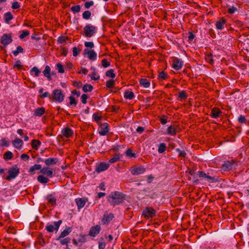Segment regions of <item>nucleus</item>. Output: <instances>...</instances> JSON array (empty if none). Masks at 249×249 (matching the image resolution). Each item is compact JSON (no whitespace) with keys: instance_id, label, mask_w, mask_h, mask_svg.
I'll return each instance as SVG.
<instances>
[{"instance_id":"obj_47","label":"nucleus","mask_w":249,"mask_h":249,"mask_svg":"<svg viewBox=\"0 0 249 249\" xmlns=\"http://www.w3.org/2000/svg\"><path fill=\"white\" fill-rule=\"evenodd\" d=\"M115 84L114 81L113 80H108L106 83V86L108 88H111L114 87Z\"/></svg>"},{"instance_id":"obj_17","label":"nucleus","mask_w":249,"mask_h":249,"mask_svg":"<svg viewBox=\"0 0 249 249\" xmlns=\"http://www.w3.org/2000/svg\"><path fill=\"white\" fill-rule=\"evenodd\" d=\"M84 53L88 55V58L91 61L95 60L97 58V53L94 52V50H89L85 49L84 50Z\"/></svg>"},{"instance_id":"obj_32","label":"nucleus","mask_w":249,"mask_h":249,"mask_svg":"<svg viewBox=\"0 0 249 249\" xmlns=\"http://www.w3.org/2000/svg\"><path fill=\"white\" fill-rule=\"evenodd\" d=\"M37 180L41 183H47L49 181V179L45 177L43 175H40L37 177Z\"/></svg>"},{"instance_id":"obj_31","label":"nucleus","mask_w":249,"mask_h":249,"mask_svg":"<svg viewBox=\"0 0 249 249\" xmlns=\"http://www.w3.org/2000/svg\"><path fill=\"white\" fill-rule=\"evenodd\" d=\"M41 71L36 67H34L31 70V74L36 77L38 76Z\"/></svg>"},{"instance_id":"obj_58","label":"nucleus","mask_w":249,"mask_h":249,"mask_svg":"<svg viewBox=\"0 0 249 249\" xmlns=\"http://www.w3.org/2000/svg\"><path fill=\"white\" fill-rule=\"evenodd\" d=\"M88 98V96L86 94H83L81 96L82 102L83 104H86L87 101V100Z\"/></svg>"},{"instance_id":"obj_51","label":"nucleus","mask_w":249,"mask_h":249,"mask_svg":"<svg viewBox=\"0 0 249 249\" xmlns=\"http://www.w3.org/2000/svg\"><path fill=\"white\" fill-rule=\"evenodd\" d=\"M22 67V65L21 63V62L20 61V60H18L16 61L15 64H14L13 67L17 68L18 70H20V69H21Z\"/></svg>"},{"instance_id":"obj_25","label":"nucleus","mask_w":249,"mask_h":249,"mask_svg":"<svg viewBox=\"0 0 249 249\" xmlns=\"http://www.w3.org/2000/svg\"><path fill=\"white\" fill-rule=\"evenodd\" d=\"M226 20L225 19L222 18L216 23V27L217 29L222 30L224 28V25L226 23Z\"/></svg>"},{"instance_id":"obj_26","label":"nucleus","mask_w":249,"mask_h":249,"mask_svg":"<svg viewBox=\"0 0 249 249\" xmlns=\"http://www.w3.org/2000/svg\"><path fill=\"white\" fill-rule=\"evenodd\" d=\"M43 74L45 77H47L48 80H51V68L49 66L45 67V70L43 71Z\"/></svg>"},{"instance_id":"obj_54","label":"nucleus","mask_w":249,"mask_h":249,"mask_svg":"<svg viewBox=\"0 0 249 249\" xmlns=\"http://www.w3.org/2000/svg\"><path fill=\"white\" fill-rule=\"evenodd\" d=\"M80 51L77 49L76 47H74L72 49V53L74 56H77L80 53Z\"/></svg>"},{"instance_id":"obj_55","label":"nucleus","mask_w":249,"mask_h":249,"mask_svg":"<svg viewBox=\"0 0 249 249\" xmlns=\"http://www.w3.org/2000/svg\"><path fill=\"white\" fill-rule=\"evenodd\" d=\"M159 77L161 79H166L167 77V75L164 71H161L159 73Z\"/></svg>"},{"instance_id":"obj_18","label":"nucleus","mask_w":249,"mask_h":249,"mask_svg":"<svg viewBox=\"0 0 249 249\" xmlns=\"http://www.w3.org/2000/svg\"><path fill=\"white\" fill-rule=\"evenodd\" d=\"M222 114V111L218 107H214L211 110L210 116L213 118H217Z\"/></svg>"},{"instance_id":"obj_36","label":"nucleus","mask_w":249,"mask_h":249,"mask_svg":"<svg viewBox=\"0 0 249 249\" xmlns=\"http://www.w3.org/2000/svg\"><path fill=\"white\" fill-rule=\"evenodd\" d=\"M134 97V93L133 92L130 91H126L124 93V97L126 99L131 100L133 99Z\"/></svg>"},{"instance_id":"obj_21","label":"nucleus","mask_w":249,"mask_h":249,"mask_svg":"<svg viewBox=\"0 0 249 249\" xmlns=\"http://www.w3.org/2000/svg\"><path fill=\"white\" fill-rule=\"evenodd\" d=\"M58 161L57 158H51L47 159L45 160L44 162L45 164L49 166L51 165L55 164Z\"/></svg>"},{"instance_id":"obj_46","label":"nucleus","mask_w":249,"mask_h":249,"mask_svg":"<svg viewBox=\"0 0 249 249\" xmlns=\"http://www.w3.org/2000/svg\"><path fill=\"white\" fill-rule=\"evenodd\" d=\"M56 67L58 70V71L59 73H64V69L63 66L61 63H57L56 64Z\"/></svg>"},{"instance_id":"obj_64","label":"nucleus","mask_w":249,"mask_h":249,"mask_svg":"<svg viewBox=\"0 0 249 249\" xmlns=\"http://www.w3.org/2000/svg\"><path fill=\"white\" fill-rule=\"evenodd\" d=\"M20 158L24 160H28L29 159V156L26 154H22Z\"/></svg>"},{"instance_id":"obj_14","label":"nucleus","mask_w":249,"mask_h":249,"mask_svg":"<svg viewBox=\"0 0 249 249\" xmlns=\"http://www.w3.org/2000/svg\"><path fill=\"white\" fill-rule=\"evenodd\" d=\"M109 166V164L106 162H101L96 167L95 171L100 173L107 170Z\"/></svg>"},{"instance_id":"obj_37","label":"nucleus","mask_w":249,"mask_h":249,"mask_svg":"<svg viewBox=\"0 0 249 249\" xmlns=\"http://www.w3.org/2000/svg\"><path fill=\"white\" fill-rule=\"evenodd\" d=\"M13 157V153L10 151H6L4 155L3 158L5 160H11Z\"/></svg>"},{"instance_id":"obj_30","label":"nucleus","mask_w":249,"mask_h":249,"mask_svg":"<svg viewBox=\"0 0 249 249\" xmlns=\"http://www.w3.org/2000/svg\"><path fill=\"white\" fill-rule=\"evenodd\" d=\"M40 145L41 142L39 140L34 139L32 141V146L33 148L37 150Z\"/></svg>"},{"instance_id":"obj_61","label":"nucleus","mask_w":249,"mask_h":249,"mask_svg":"<svg viewBox=\"0 0 249 249\" xmlns=\"http://www.w3.org/2000/svg\"><path fill=\"white\" fill-rule=\"evenodd\" d=\"M160 121L162 124H165L167 122V117L166 116H163L160 119Z\"/></svg>"},{"instance_id":"obj_11","label":"nucleus","mask_w":249,"mask_h":249,"mask_svg":"<svg viewBox=\"0 0 249 249\" xmlns=\"http://www.w3.org/2000/svg\"><path fill=\"white\" fill-rule=\"evenodd\" d=\"M88 199L86 197L77 198L75 199V203L77 206L78 209L80 210L85 205Z\"/></svg>"},{"instance_id":"obj_19","label":"nucleus","mask_w":249,"mask_h":249,"mask_svg":"<svg viewBox=\"0 0 249 249\" xmlns=\"http://www.w3.org/2000/svg\"><path fill=\"white\" fill-rule=\"evenodd\" d=\"M101 227L99 225H97L91 228L89 234L91 236H95L100 231Z\"/></svg>"},{"instance_id":"obj_12","label":"nucleus","mask_w":249,"mask_h":249,"mask_svg":"<svg viewBox=\"0 0 249 249\" xmlns=\"http://www.w3.org/2000/svg\"><path fill=\"white\" fill-rule=\"evenodd\" d=\"M183 61L177 57L173 60V67L176 70H179L181 69L183 66Z\"/></svg>"},{"instance_id":"obj_52","label":"nucleus","mask_w":249,"mask_h":249,"mask_svg":"<svg viewBox=\"0 0 249 249\" xmlns=\"http://www.w3.org/2000/svg\"><path fill=\"white\" fill-rule=\"evenodd\" d=\"M176 151L178 152L179 156L180 157L185 158L186 155V153L184 151L181 150L179 148L176 149Z\"/></svg>"},{"instance_id":"obj_16","label":"nucleus","mask_w":249,"mask_h":249,"mask_svg":"<svg viewBox=\"0 0 249 249\" xmlns=\"http://www.w3.org/2000/svg\"><path fill=\"white\" fill-rule=\"evenodd\" d=\"M61 134L64 137L69 138L72 136L73 131L69 127H65L62 130Z\"/></svg>"},{"instance_id":"obj_34","label":"nucleus","mask_w":249,"mask_h":249,"mask_svg":"<svg viewBox=\"0 0 249 249\" xmlns=\"http://www.w3.org/2000/svg\"><path fill=\"white\" fill-rule=\"evenodd\" d=\"M166 149V145L165 143H161L160 144L158 147V152L159 153H162L164 152Z\"/></svg>"},{"instance_id":"obj_39","label":"nucleus","mask_w":249,"mask_h":249,"mask_svg":"<svg viewBox=\"0 0 249 249\" xmlns=\"http://www.w3.org/2000/svg\"><path fill=\"white\" fill-rule=\"evenodd\" d=\"M23 52V49H22V48L20 46H18L17 47V49L16 50L12 51V53L14 54L15 56H17L19 53H21Z\"/></svg>"},{"instance_id":"obj_29","label":"nucleus","mask_w":249,"mask_h":249,"mask_svg":"<svg viewBox=\"0 0 249 249\" xmlns=\"http://www.w3.org/2000/svg\"><path fill=\"white\" fill-rule=\"evenodd\" d=\"M4 18L5 22L6 23H9V21L13 18V16L11 12H7L4 15Z\"/></svg>"},{"instance_id":"obj_4","label":"nucleus","mask_w":249,"mask_h":249,"mask_svg":"<svg viewBox=\"0 0 249 249\" xmlns=\"http://www.w3.org/2000/svg\"><path fill=\"white\" fill-rule=\"evenodd\" d=\"M19 173V169L17 167H13L8 170V176L6 178L7 180L15 178Z\"/></svg>"},{"instance_id":"obj_15","label":"nucleus","mask_w":249,"mask_h":249,"mask_svg":"<svg viewBox=\"0 0 249 249\" xmlns=\"http://www.w3.org/2000/svg\"><path fill=\"white\" fill-rule=\"evenodd\" d=\"M113 217L114 216L113 214L106 212L102 218V222L104 224H107L112 220Z\"/></svg>"},{"instance_id":"obj_50","label":"nucleus","mask_w":249,"mask_h":249,"mask_svg":"<svg viewBox=\"0 0 249 249\" xmlns=\"http://www.w3.org/2000/svg\"><path fill=\"white\" fill-rule=\"evenodd\" d=\"M67 39L68 38L65 37V36H61L59 37H58L57 39V42L59 43L62 44L65 42Z\"/></svg>"},{"instance_id":"obj_35","label":"nucleus","mask_w":249,"mask_h":249,"mask_svg":"<svg viewBox=\"0 0 249 249\" xmlns=\"http://www.w3.org/2000/svg\"><path fill=\"white\" fill-rule=\"evenodd\" d=\"M121 156L120 154H116L112 158L109 160V162L110 163H113L117 162L119 160Z\"/></svg>"},{"instance_id":"obj_27","label":"nucleus","mask_w":249,"mask_h":249,"mask_svg":"<svg viewBox=\"0 0 249 249\" xmlns=\"http://www.w3.org/2000/svg\"><path fill=\"white\" fill-rule=\"evenodd\" d=\"M45 109L44 107H38L35 110L34 114L35 116H41L45 113Z\"/></svg>"},{"instance_id":"obj_38","label":"nucleus","mask_w":249,"mask_h":249,"mask_svg":"<svg viewBox=\"0 0 249 249\" xmlns=\"http://www.w3.org/2000/svg\"><path fill=\"white\" fill-rule=\"evenodd\" d=\"M93 89V87L91 85L86 84L83 87V90L85 92L91 91Z\"/></svg>"},{"instance_id":"obj_40","label":"nucleus","mask_w":249,"mask_h":249,"mask_svg":"<svg viewBox=\"0 0 249 249\" xmlns=\"http://www.w3.org/2000/svg\"><path fill=\"white\" fill-rule=\"evenodd\" d=\"M71 9L73 13H78L80 11L81 6L79 5L73 6Z\"/></svg>"},{"instance_id":"obj_22","label":"nucleus","mask_w":249,"mask_h":249,"mask_svg":"<svg viewBox=\"0 0 249 249\" xmlns=\"http://www.w3.org/2000/svg\"><path fill=\"white\" fill-rule=\"evenodd\" d=\"M197 174L199 178H204L206 179L207 180L213 181V177L207 175L205 173L202 171H198Z\"/></svg>"},{"instance_id":"obj_24","label":"nucleus","mask_w":249,"mask_h":249,"mask_svg":"<svg viewBox=\"0 0 249 249\" xmlns=\"http://www.w3.org/2000/svg\"><path fill=\"white\" fill-rule=\"evenodd\" d=\"M41 166L40 164H35L34 165L31 166L29 170V173L31 175H34L35 174V171L36 170H38L41 169Z\"/></svg>"},{"instance_id":"obj_53","label":"nucleus","mask_w":249,"mask_h":249,"mask_svg":"<svg viewBox=\"0 0 249 249\" xmlns=\"http://www.w3.org/2000/svg\"><path fill=\"white\" fill-rule=\"evenodd\" d=\"M69 98L70 100V105H74V106H76L77 104V101L75 100V98L72 96H70Z\"/></svg>"},{"instance_id":"obj_7","label":"nucleus","mask_w":249,"mask_h":249,"mask_svg":"<svg viewBox=\"0 0 249 249\" xmlns=\"http://www.w3.org/2000/svg\"><path fill=\"white\" fill-rule=\"evenodd\" d=\"M62 223L61 220H58V221L54 223V225H47L46 227V229L48 232H53L54 230L56 231H58L60 225Z\"/></svg>"},{"instance_id":"obj_45","label":"nucleus","mask_w":249,"mask_h":249,"mask_svg":"<svg viewBox=\"0 0 249 249\" xmlns=\"http://www.w3.org/2000/svg\"><path fill=\"white\" fill-rule=\"evenodd\" d=\"M60 241V243L61 245H67L68 243L70 242L71 239L69 237L65 238L64 239H60L59 240Z\"/></svg>"},{"instance_id":"obj_13","label":"nucleus","mask_w":249,"mask_h":249,"mask_svg":"<svg viewBox=\"0 0 249 249\" xmlns=\"http://www.w3.org/2000/svg\"><path fill=\"white\" fill-rule=\"evenodd\" d=\"M12 41L11 36L10 35L4 34L1 37L0 42L4 46H6Z\"/></svg>"},{"instance_id":"obj_2","label":"nucleus","mask_w":249,"mask_h":249,"mask_svg":"<svg viewBox=\"0 0 249 249\" xmlns=\"http://www.w3.org/2000/svg\"><path fill=\"white\" fill-rule=\"evenodd\" d=\"M96 27L91 25H87L84 28V35L87 37H91L96 33Z\"/></svg>"},{"instance_id":"obj_1","label":"nucleus","mask_w":249,"mask_h":249,"mask_svg":"<svg viewBox=\"0 0 249 249\" xmlns=\"http://www.w3.org/2000/svg\"><path fill=\"white\" fill-rule=\"evenodd\" d=\"M125 200V195L119 192H114L107 197V200L112 206L123 203Z\"/></svg>"},{"instance_id":"obj_59","label":"nucleus","mask_w":249,"mask_h":249,"mask_svg":"<svg viewBox=\"0 0 249 249\" xmlns=\"http://www.w3.org/2000/svg\"><path fill=\"white\" fill-rule=\"evenodd\" d=\"M84 44L87 48H92L94 46V43L92 42H85Z\"/></svg>"},{"instance_id":"obj_42","label":"nucleus","mask_w":249,"mask_h":249,"mask_svg":"<svg viewBox=\"0 0 249 249\" xmlns=\"http://www.w3.org/2000/svg\"><path fill=\"white\" fill-rule=\"evenodd\" d=\"M106 76L108 77L114 78L115 77V74L114 73V71L112 69L109 70L106 72Z\"/></svg>"},{"instance_id":"obj_33","label":"nucleus","mask_w":249,"mask_h":249,"mask_svg":"<svg viewBox=\"0 0 249 249\" xmlns=\"http://www.w3.org/2000/svg\"><path fill=\"white\" fill-rule=\"evenodd\" d=\"M140 83L144 88H148L150 86V82L147 79H141Z\"/></svg>"},{"instance_id":"obj_5","label":"nucleus","mask_w":249,"mask_h":249,"mask_svg":"<svg viewBox=\"0 0 249 249\" xmlns=\"http://www.w3.org/2000/svg\"><path fill=\"white\" fill-rule=\"evenodd\" d=\"M143 215L147 218H152L156 215V211L151 207H147L143 211Z\"/></svg>"},{"instance_id":"obj_60","label":"nucleus","mask_w":249,"mask_h":249,"mask_svg":"<svg viewBox=\"0 0 249 249\" xmlns=\"http://www.w3.org/2000/svg\"><path fill=\"white\" fill-rule=\"evenodd\" d=\"M238 121L240 123H246L245 117L243 115H240L238 119Z\"/></svg>"},{"instance_id":"obj_20","label":"nucleus","mask_w":249,"mask_h":249,"mask_svg":"<svg viewBox=\"0 0 249 249\" xmlns=\"http://www.w3.org/2000/svg\"><path fill=\"white\" fill-rule=\"evenodd\" d=\"M71 231V228L70 227H67L63 231L61 232L59 236L57 238V240H60L67 235H68Z\"/></svg>"},{"instance_id":"obj_9","label":"nucleus","mask_w":249,"mask_h":249,"mask_svg":"<svg viewBox=\"0 0 249 249\" xmlns=\"http://www.w3.org/2000/svg\"><path fill=\"white\" fill-rule=\"evenodd\" d=\"M234 164L233 160H227L222 164L221 169L224 171L231 170Z\"/></svg>"},{"instance_id":"obj_6","label":"nucleus","mask_w":249,"mask_h":249,"mask_svg":"<svg viewBox=\"0 0 249 249\" xmlns=\"http://www.w3.org/2000/svg\"><path fill=\"white\" fill-rule=\"evenodd\" d=\"M130 171L133 175L137 176L143 173L145 171V168L142 166H136L132 167Z\"/></svg>"},{"instance_id":"obj_57","label":"nucleus","mask_w":249,"mask_h":249,"mask_svg":"<svg viewBox=\"0 0 249 249\" xmlns=\"http://www.w3.org/2000/svg\"><path fill=\"white\" fill-rule=\"evenodd\" d=\"M94 4V2L93 1H87L85 3V7L87 9H89L90 8V6H92Z\"/></svg>"},{"instance_id":"obj_8","label":"nucleus","mask_w":249,"mask_h":249,"mask_svg":"<svg viewBox=\"0 0 249 249\" xmlns=\"http://www.w3.org/2000/svg\"><path fill=\"white\" fill-rule=\"evenodd\" d=\"M98 131L100 135H107L109 132L108 124L106 123L101 124L100 126Z\"/></svg>"},{"instance_id":"obj_63","label":"nucleus","mask_w":249,"mask_h":249,"mask_svg":"<svg viewBox=\"0 0 249 249\" xmlns=\"http://www.w3.org/2000/svg\"><path fill=\"white\" fill-rule=\"evenodd\" d=\"M93 119L96 122H98L101 119V117L95 113L93 115Z\"/></svg>"},{"instance_id":"obj_49","label":"nucleus","mask_w":249,"mask_h":249,"mask_svg":"<svg viewBox=\"0 0 249 249\" xmlns=\"http://www.w3.org/2000/svg\"><path fill=\"white\" fill-rule=\"evenodd\" d=\"M178 97L181 99H185L187 98V95L184 91H181L179 92Z\"/></svg>"},{"instance_id":"obj_43","label":"nucleus","mask_w":249,"mask_h":249,"mask_svg":"<svg viewBox=\"0 0 249 249\" xmlns=\"http://www.w3.org/2000/svg\"><path fill=\"white\" fill-rule=\"evenodd\" d=\"M91 15V14L90 11H86L83 13L82 17L84 19L87 20L90 18Z\"/></svg>"},{"instance_id":"obj_10","label":"nucleus","mask_w":249,"mask_h":249,"mask_svg":"<svg viewBox=\"0 0 249 249\" xmlns=\"http://www.w3.org/2000/svg\"><path fill=\"white\" fill-rule=\"evenodd\" d=\"M39 173L42 175H46L49 178H52L53 177V169L48 167H45L41 168Z\"/></svg>"},{"instance_id":"obj_3","label":"nucleus","mask_w":249,"mask_h":249,"mask_svg":"<svg viewBox=\"0 0 249 249\" xmlns=\"http://www.w3.org/2000/svg\"><path fill=\"white\" fill-rule=\"evenodd\" d=\"M53 99L56 102L61 103L64 98V95L60 89H54L53 91Z\"/></svg>"},{"instance_id":"obj_56","label":"nucleus","mask_w":249,"mask_h":249,"mask_svg":"<svg viewBox=\"0 0 249 249\" xmlns=\"http://www.w3.org/2000/svg\"><path fill=\"white\" fill-rule=\"evenodd\" d=\"M30 33L28 31H23L22 34H21L19 36V38L20 39H23L26 36L29 35Z\"/></svg>"},{"instance_id":"obj_23","label":"nucleus","mask_w":249,"mask_h":249,"mask_svg":"<svg viewBox=\"0 0 249 249\" xmlns=\"http://www.w3.org/2000/svg\"><path fill=\"white\" fill-rule=\"evenodd\" d=\"M13 144L14 147L17 149H20L23 145V142L21 140L16 138L13 142Z\"/></svg>"},{"instance_id":"obj_28","label":"nucleus","mask_w":249,"mask_h":249,"mask_svg":"<svg viewBox=\"0 0 249 249\" xmlns=\"http://www.w3.org/2000/svg\"><path fill=\"white\" fill-rule=\"evenodd\" d=\"M177 132V129L175 126L171 125L167 129V134L172 136L175 135Z\"/></svg>"},{"instance_id":"obj_44","label":"nucleus","mask_w":249,"mask_h":249,"mask_svg":"<svg viewBox=\"0 0 249 249\" xmlns=\"http://www.w3.org/2000/svg\"><path fill=\"white\" fill-rule=\"evenodd\" d=\"M125 154L127 157L129 158L135 157V153L133 152L130 149H128L125 151Z\"/></svg>"},{"instance_id":"obj_48","label":"nucleus","mask_w":249,"mask_h":249,"mask_svg":"<svg viewBox=\"0 0 249 249\" xmlns=\"http://www.w3.org/2000/svg\"><path fill=\"white\" fill-rule=\"evenodd\" d=\"M110 65V63L109 62L107 61V59H104L102 61V65L104 68H107L109 67Z\"/></svg>"},{"instance_id":"obj_41","label":"nucleus","mask_w":249,"mask_h":249,"mask_svg":"<svg viewBox=\"0 0 249 249\" xmlns=\"http://www.w3.org/2000/svg\"><path fill=\"white\" fill-rule=\"evenodd\" d=\"M47 199L48 200L49 203L50 204H51V205L53 206V205H54L55 204V203H56V199L54 197H53V196H49L47 197Z\"/></svg>"},{"instance_id":"obj_62","label":"nucleus","mask_w":249,"mask_h":249,"mask_svg":"<svg viewBox=\"0 0 249 249\" xmlns=\"http://www.w3.org/2000/svg\"><path fill=\"white\" fill-rule=\"evenodd\" d=\"M19 7H20L19 4L18 2L17 1H15L12 3V8L13 9H18L19 8Z\"/></svg>"}]
</instances>
